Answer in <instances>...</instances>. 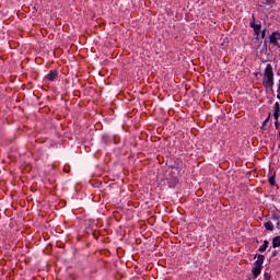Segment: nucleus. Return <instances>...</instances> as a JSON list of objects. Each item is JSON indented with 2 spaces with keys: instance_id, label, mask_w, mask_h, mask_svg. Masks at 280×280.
<instances>
[{
  "instance_id": "nucleus-5",
  "label": "nucleus",
  "mask_w": 280,
  "mask_h": 280,
  "mask_svg": "<svg viewBox=\"0 0 280 280\" xmlns=\"http://www.w3.org/2000/svg\"><path fill=\"white\" fill-rule=\"evenodd\" d=\"M56 78H58V70H50L45 77V80H48V82H55Z\"/></svg>"
},
{
  "instance_id": "nucleus-3",
  "label": "nucleus",
  "mask_w": 280,
  "mask_h": 280,
  "mask_svg": "<svg viewBox=\"0 0 280 280\" xmlns=\"http://www.w3.org/2000/svg\"><path fill=\"white\" fill-rule=\"evenodd\" d=\"M280 33L279 31L273 32L271 35H269V43L273 45L275 47H278L280 49Z\"/></svg>"
},
{
  "instance_id": "nucleus-20",
  "label": "nucleus",
  "mask_w": 280,
  "mask_h": 280,
  "mask_svg": "<svg viewBox=\"0 0 280 280\" xmlns=\"http://www.w3.org/2000/svg\"><path fill=\"white\" fill-rule=\"evenodd\" d=\"M277 229L280 231V221L277 222Z\"/></svg>"
},
{
  "instance_id": "nucleus-10",
  "label": "nucleus",
  "mask_w": 280,
  "mask_h": 280,
  "mask_svg": "<svg viewBox=\"0 0 280 280\" xmlns=\"http://www.w3.org/2000/svg\"><path fill=\"white\" fill-rule=\"evenodd\" d=\"M269 185H271V187L277 186V180H276V176L275 175L269 177Z\"/></svg>"
},
{
  "instance_id": "nucleus-6",
  "label": "nucleus",
  "mask_w": 280,
  "mask_h": 280,
  "mask_svg": "<svg viewBox=\"0 0 280 280\" xmlns=\"http://www.w3.org/2000/svg\"><path fill=\"white\" fill-rule=\"evenodd\" d=\"M273 3H275V0H258V5L260 8H265V5H269V8H272Z\"/></svg>"
},
{
  "instance_id": "nucleus-8",
  "label": "nucleus",
  "mask_w": 280,
  "mask_h": 280,
  "mask_svg": "<svg viewBox=\"0 0 280 280\" xmlns=\"http://www.w3.org/2000/svg\"><path fill=\"white\" fill-rule=\"evenodd\" d=\"M280 246V236H276L272 238V248H279Z\"/></svg>"
},
{
  "instance_id": "nucleus-17",
  "label": "nucleus",
  "mask_w": 280,
  "mask_h": 280,
  "mask_svg": "<svg viewBox=\"0 0 280 280\" xmlns=\"http://www.w3.org/2000/svg\"><path fill=\"white\" fill-rule=\"evenodd\" d=\"M277 255H278V252H277V250H273V252L271 253V257H277Z\"/></svg>"
},
{
  "instance_id": "nucleus-11",
  "label": "nucleus",
  "mask_w": 280,
  "mask_h": 280,
  "mask_svg": "<svg viewBox=\"0 0 280 280\" xmlns=\"http://www.w3.org/2000/svg\"><path fill=\"white\" fill-rule=\"evenodd\" d=\"M270 116H271V114L269 113L267 119L261 125V130H265L266 124H268V121H270Z\"/></svg>"
},
{
  "instance_id": "nucleus-21",
  "label": "nucleus",
  "mask_w": 280,
  "mask_h": 280,
  "mask_svg": "<svg viewBox=\"0 0 280 280\" xmlns=\"http://www.w3.org/2000/svg\"><path fill=\"white\" fill-rule=\"evenodd\" d=\"M277 100H280V93H278V95H277Z\"/></svg>"
},
{
  "instance_id": "nucleus-15",
  "label": "nucleus",
  "mask_w": 280,
  "mask_h": 280,
  "mask_svg": "<svg viewBox=\"0 0 280 280\" xmlns=\"http://www.w3.org/2000/svg\"><path fill=\"white\" fill-rule=\"evenodd\" d=\"M260 36H261V38H266V28H264L262 31H260Z\"/></svg>"
},
{
  "instance_id": "nucleus-14",
  "label": "nucleus",
  "mask_w": 280,
  "mask_h": 280,
  "mask_svg": "<svg viewBox=\"0 0 280 280\" xmlns=\"http://www.w3.org/2000/svg\"><path fill=\"white\" fill-rule=\"evenodd\" d=\"M264 279L265 280H272V276L270 275V272H265L264 273Z\"/></svg>"
},
{
  "instance_id": "nucleus-16",
  "label": "nucleus",
  "mask_w": 280,
  "mask_h": 280,
  "mask_svg": "<svg viewBox=\"0 0 280 280\" xmlns=\"http://www.w3.org/2000/svg\"><path fill=\"white\" fill-rule=\"evenodd\" d=\"M279 115H280L279 113L273 112V119H276V121H279Z\"/></svg>"
},
{
  "instance_id": "nucleus-12",
  "label": "nucleus",
  "mask_w": 280,
  "mask_h": 280,
  "mask_svg": "<svg viewBox=\"0 0 280 280\" xmlns=\"http://www.w3.org/2000/svg\"><path fill=\"white\" fill-rule=\"evenodd\" d=\"M271 220H275V222H280V215L278 213H273L271 215Z\"/></svg>"
},
{
  "instance_id": "nucleus-4",
  "label": "nucleus",
  "mask_w": 280,
  "mask_h": 280,
  "mask_svg": "<svg viewBox=\"0 0 280 280\" xmlns=\"http://www.w3.org/2000/svg\"><path fill=\"white\" fill-rule=\"evenodd\" d=\"M249 27L254 31L255 36L259 37V34H261V24H255V15L252 16Z\"/></svg>"
},
{
  "instance_id": "nucleus-18",
  "label": "nucleus",
  "mask_w": 280,
  "mask_h": 280,
  "mask_svg": "<svg viewBox=\"0 0 280 280\" xmlns=\"http://www.w3.org/2000/svg\"><path fill=\"white\" fill-rule=\"evenodd\" d=\"M85 222H89V224H93V222H95V221H94V220L89 219V220H86Z\"/></svg>"
},
{
  "instance_id": "nucleus-7",
  "label": "nucleus",
  "mask_w": 280,
  "mask_h": 280,
  "mask_svg": "<svg viewBox=\"0 0 280 280\" xmlns=\"http://www.w3.org/2000/svg\"><path fill=\"white\" fill-rule=\"evenodd\" d=\"M268 246H270V242H268V240H265L264 244L258 248L259 253H266Z\"/></svg>"
},
{
  "instance_id": "nucleus-9",
  "label": "nucleus",
  "mask_w": 280,
  "mask_h": 280,
  "mask_svg": "<svg viewBox=\"0 0 280 280\" xmlns=\"http://www.w3.org/2000/svg\"><path fill=\"white\" fill-rule=\"evenodd\" d=\"M264 226L266 231H275V225L270 221L265 222Z\"/></svg>"
},
{
  "instance_id": "nucleus-13",
  "label": "nucleus",
  "mask_w": 280,
  "mask_h": 280,
  "mask_svg": "<svg viewBox=\"0 0 280 280\" xmlns=\"http://www.w3.org/2000/svg\"><path fill=\"white\" fill-rule=\"evenodd\" d=\"M273 113L280 114V105H279V102H276V103H275V112H273Z\"/></svg>"
},
{
  "instance_id": "nucleus-2",
  "label": "nucleus",
  "mask_w": 280,
  "mask_h": 280,
  "mask_svg": "<svg viewBox=\"0 0 280 280\" xmlns=\"http://www.w3.org/2000/svg\"><path fill=\"white\" fill-rule=\"evenodd\" d=\"M255 259L257 260L254 262L252 275L254 279H257L258 276L261 275V269L264 268V261L266 260V256L261 254H256Z\"/></svg>"
},
{
  "instance_id": "nucleus-1",
  "label": "nucleus",
  "mask_w": 280,
  "mask_h": 280,
  "mask_svg": "<svg viewBox=\"0 0 280 280\" xmlns=\"http://www.w3.org/2000/svg\"><path fill=\"white\" fill-rule=\"evenodd\" d=\"M265 78L266 80L262 81V86L272 91V86H275V70L270 63L265 68Z\"/></svg>"
},
{
  "instance_id": "nucleus-19",
  "label": "nucleus",
  "mask_w": 280,
  "mask_h": 280,
  "mask_svg": "<svg viewBox=\"0 0 280 280\" xmlns=\"http://www.w3.org/2000/svg\"><path fill=\"white\" fill-rule=\"evenodd\" d=\"M275 126H276V128H279V120L275 121Z\"/></svg>"
}]
</instances>
